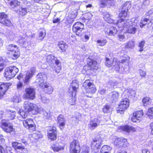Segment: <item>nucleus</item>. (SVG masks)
Listing matches in <instances>:
<instances>
[{"label": "nucleus", "mask_w": 153, "mask_h": 153, "mask_svg": "<svg viewBox=\"0 0 153 153\" xmlns=\"http://www.w3.org/2000/svg\"><path fill=\"white\" fill-rule=\"evenodd\" d=\"M24 110L20 109L18 112L19 114L23 118H25L30 112L32 115L37 114L39 112V108L35 104L29 101H25L23 106Z\"/></svg>", "instance_id": "nucleus-1"}, {"label": "nucleus", "mask_w": 153, "mask_h": 153, "mask_svg": "<svg viewBox=\"0 0 153 153\" xmlns=\"http://www.w3.org/2000/svg\"><path fill=\"white\" fill-rule=\"evenodd\" d=\"M84 30V24L80 22H76L73 25L72 27V31L73 33L78 37L81 38L82 40L84 41V38L82 37L84 33V38L85 41L87 42L88 40L91 36V34L89 32H82V30Z\"/></svg>", "instance_id": "nucleus-2"}, {"label": "nucleus", "mask_w": 153, "mask_h": 153, "mask_svg": "<svg viewBox=\"0 0 153 153\" xmlns=\"http://www.w3.org/2000/svg\"><path fill=\"white\" fill-rule=\"evenodd\" d=\"M113 144L116 147L120 148L117 153H128L125 148L128 144L127 139L122 137L115 138L113 141Z\"/></svg>", "instance_id": "nucleus-3"}, {"label": "nucleus", "mask_w": 153, "mask_h": 153, "mask_svg": "<svg viewBox=\"0 0 153 153\" xmlns=\"http://www.w3.org/2000/svg\"><path fill=\"white\" fill-rule=\"evenodd\" d=\"M137 25H135L133 21L129 20L118 27L122 30H124L129 34H134L136 33L137 30Z\"/></svg>", "instance_id": "nucleus-4"}, {"label": "nucleus", "mask_w": 153, "mask_h": 153, "mask_svg": "<svg viewBox=\"0 0 153 153\" xmlns=\"http://www.w3.org/2000/svg\"><path fill=\"white\" fill-rule=\"evenodd\" d=\"M7 54L11 55L13 59H18L20 56V51L19 47L14 44H10L6 46Z\"/></svg>", "instance_id": "nucleus-5"}, {"label": "nucleus", "mask_w": 153, "mask_h": 153, "mask_svg": "<svg viewBox=\"0 0 153 153\" xmlns=\"http://www.w3.org/2000/svg\"><path fill=\"white\" fill-rule=\"evenodd\" d=\"M19 70L15 66L8 67L4 70V76L8 80L14 78L18 72Z\"/></svg>", "instance_id": "nucleus-6"}, {"label": "nucleus", "mask_w": 153, "mask_h": 153, "mask_svg": "<svg viewBox=\"0 0 153 153\" xmlns=\"http://www.w3.org/2000/svg\"><path fill=\"white\" fill-rule=\"evenodd\" d=\"M125 4L122 7L118 16L120 19L116 22V25L118 27L125 22L129 20V19H125L128 16V9L125 7Z\"/></svg>", "instance_id": "nucleus-7"}, {"label": "nucleus", "mask_w": 153, "mask_h": 153, "mask_svg": "<svg viewBox=\"0 0 153 153\" xmlns=\"http://www.w3.org/2000/svg\"><path fill=\"white\" fill-rule=\"evenodd\" d=\"M93 82V80L87 79L83 83L82 87L87 93L93 94L97 91L96 87Z\"/></svg>", "instance_id": "nucleus-8"}, {"label": "nucleus", "mask_w": 153, "mask_h": 153, "mask_svg": "<svg viewBox=\"0 0 153 153\" xmlns=\"http://www.w3.org/2000/svg\"><path fill=\"white\" fill-rule=\"evenodd\" d=\"M22 97L25 100H34L36 97V92L35 88L30 87L25 88Z\"/></svg>", "instance_id": "nucleus-9"}, {"label": "nucleus", "mask_w": 153, "mask_h": 153, "mask_svg": "<svg viewBox=\"0 0 153 153\" xmlns=\"http://www.w3.org/2000/svg\"><path fill=\"white\" fill-rule=\"evenodd\" d=\"M120 63L116 58H114L112 60H111L107 57H106L105 58L104 63L105 65L108 68L113 66V68L116 71H119L120 70V67L119 66V64Z\"/></svg>", "instance_id": "nucleus-10"}, {"label": "nucleus", "mask_w": 153, "mask_h": 153, "mask_svg": "<svg viewBox=\"0 0 153 153\" xmlns=\"http://www.w3.org/2000/svg\"><path fill=\"white\" fill-rule=\"evenodd\" d=\"M69 151V153H80L81 146L77 139H73L70 143Z\"/></svg>", "instance_id": "nucleus-11"}, {"label": "nucleus", "mask_w": 153, "mask_h": 153, "mask_svg": "<svg viewBox=\"0 0 153 153\" xmlns=\"http://www.w3.org/2000/svg\"><path fill=\"white\" fill-rule=\"evenodd\" d=\"M57 128L55 126H49L47 130L48 139L51 141L56 140L57 138Z\"/></svg>", "instance_id": "nucleus-12"}, {"label": "nucleus", "mask_w": 153, "mask_h": 153, "mask_svg": "<svg viewBox=\"0 0 153 153\" xmlns=\"http://www.w3.org/2000/svg\"><path fill=\"white\" fill-rule=\"evenodd\" d=\"M22 123L24 127L30 132H33L36 131V126L32 119L29 118L23 120Z\"/></svg>", "instance_id": "nucleus-13"}, {"label": "nucleus", "mask_w": 153, "mask_h": 153, "mask_svg": "<svg viewBox=\"0 0 153 153\" xmlns=\"http://www.w3.org/2000/svg\"><path fill=\"white\" fill-rule=\"evenodd\" d=\"M0 127L7 134L15 132L13 125L10 123L1 120Z\"/></svg>", "instance_id": "nucleus-14"}, {"label": "nucleus", "mask_w": 153, "mask_h": 153, "mask_svg": "<svg viewBox=\"0 0 153 153\" xmlns=\"http://www.w3.org/2000/svg\"><path fill=\"white\" fill-rule=\"evenodd\" d=\"M130 105L129 100L127 98H123L120 101L118 106V113H121L127 109Z\"/></svg>", "instance_id": "nucleus-15"}, {"label": "nucleus", "mask_w": 153, "mask_h": 153, "mask_svg": "<svg viewBox=\"0 0 153 153\" xmlns=\"http://www.w3.org/2000/svg\"><path fill=\"white\" fill-rule=\"evenodd\" d=\"M86 67L89 70L93 71H96L99 68L97 61L89 58L87 59L86 65L84 66V68H85Z\"/></svg>", "instance_id": "nucleus-16"}, {"label": "nucleus", "mask_w": 153, "mask_h": 153, "mask_svg": "<svg viewBox=\"0 0 153 153\" xmlns=\"http://www.w3.org/2000/svg\"><path fill=\"white\" fill-rule=\"evenodd\" d=\"M0 23L3 25L8 27L13 26L12 22L8 18L7 15L4 12L0 13Z\"/></svg>", "instance_id": "nucleus-17"}, {"label": "nucleus", "mask_w": 153, "mask_h": 153, "mask_svg": "<svg viewBox=\"0 0 153 153\" xmlns=\"http://www.w3.org/2000/svg\"><path fill=\"white\" fill-rule=\"evenodd\" d=\"M147 25L148 28L153 29V23L149 17L142 18L139 23L140 27L142 28Z\"/></svg>", "instance_id": "nucleus-18"}, {"label": "nucleus", "mask_w": 153, "mask_h": 153, "mask_svg": "<svg viewBox=\"0 0 153 153\" xmlns=\"http://www.w3.org/2000/svg\"><path fill=\"white\" fill-rule=\"evenodd\" d=\"M143 113L142 110L137 111L133 113L131 120L133 122L140 121L142 118Z\"/></svg>", "instance_id": "nucleus-19"}, {"label": "nucleus", "mask_w": 153, "mask_h": 153, "mask_svg": "<svg viewBox=\"0 0 153 153\" xmlns=\"http://www.w3.org/2000/svg\"><path fill=\"white\" fill-rule=\"evenodd\" d=\"M119 129L121 131L128 133H132L137 131L136 128L127 125L120 126Z\"/></svg>", "instance_id": "nucleus-20"}, {"label": "nucleus", "mask_w": 153, "mask_h": 153, "mask_svg": "<svg viewBox=\"0 0 153 153\" xmlns=\"http://www.w3.org/2000/svg\"><path fill=\"white\" fill-rule=\"evenodd\" d=\"M101 145V140L100 138H95L93 140L91 143L90 146L92 149L96 150L99 149Z\"/></svg>", "instance_id": "nucleus-21"}, {"label": "nucleus", "mask_w": 153, "mask_h": 153, "mask_svg": "<svg viewBox=\"0 0 153 153\" xmlns=\"http://www.w3.org/2000/svg\"><path fill=\"white\" fill-rule=\"evenodd\" d=\"M13 147L15 151L20 150L22 152L26 151L27 149L21 143L17 141H14L12 143Z\"/></svg>", "instance_id": "nucleus-22"}, {"label": "nucleus", "mask_w": 153, "mask_h": 153, "mask_svg": "<svg viewBox=\"0 0 153 153\" xmlns=\"http://www.w3.org/2000/svg\"><path fill=\"white\" fill-rule=\"evenodd\" d=\"M57 123H59V127L60 129L62 130L64 128L66 120L63 115L60 114L59 115L57 118Z\"/></svg>", "instance_id": "nucleus-23"}, {"label": "nucleus", "mask_w": 153, "mask_h": 153, "mask_svg": "<svg viewBox=\"0 0 153 153\" xmlns=\"http://www.w3.org/2000/svg\"><path fill=\"white\" fill-rule=\"evenodd\" d=\"M41 85L44 88L45 93L48 94H51L53 91V89L52 87L47 82L41 83Z\"/></svg>", "instance_id": "nucleus-24"}, {"label": "nucleus", "mask_w": 153, "mask_h": 153, "mask_svg": "<svg viewBox=\"0 0 153 153\" xmlns=\"http://www.w3.org/2000/svg\"><path fill=\"white\" fill-rule=\"evenodd\" d=\"M100 120L98 118L95 119L94 120L90 121L89 128L91 129H94L100 125Z\"/></svg>", "instance_id": "nucleus-25"}, {"label": "nucleus", "mask_w": 153, "mask_h": 153, "mask_svg": "<svg viewBox=\"0 0 153 153\" xmlns=\"http://www.w3.org/2000/svg\"><path fill=\"white\" fill-rule=\"evenodd\" d=\"M35 72L36 70L35 69L31 70L30 71L28 74L26 75L25 79L24 80V82L25 84L27 85L28 84L30 78L35 74Z\"/></svg>", "instance_id": "nucleus-26"}, {"label": "nucleus", "mask_w": 153, "mask_h": 153, "mask_svg": "<svg viewBox=\"0 0 153 153\" xmlns=\"http://www.w3.org/2000/svg\"><path fill=\"white\" fill-rule=\"evenodd\" d=\"M65 148V146H58L56 143L53 144L51 146V149L54 152H58L63 150Z\"/></svg>", "instance_id": "nucleus-27"}, {"label": "nucleus", "mask_w": 153, "mask_h": 153, "mask_svg": "<svg viewBox=\"0 0 153 153\" xmlns=\"http://www.w3.org/2000/svg\"><path fill=\"white\" fill-rule=\"evenodd\" d=\"M13 150L11 147L6 146L4 147L0 144V153H13Z\"/></svg>", "instance_id": "nucleus-28"}, {"label": "nucleus", "mask_w": 153, "mask_h": 153, "mask_svg": "<svg viewBox=\"0 0 153 153\" xmlns=\"http://www.w3.org/2000/svg\"><path fill=\"white\" fill-rule=\"evenodd\" d=\"M82 16L81 19V20L84 22L86 21L88 22L91 19L93 16L91 13L88 12L84 14H83Z\"/></svg>", "instance_id": "nucleus-29"}, {"label": "nucleus", "mask_w": 153, "mask_h": 153, "mask_svg": "<svg viewBox=\"0 0 153 153\" xmlns=\"http://www.w3.org/2000/svg\"><path fill=\"white\" fill-rule=\"evenodd\" d=\"M117 29L114 27L111 26L109 28V31L106 32V34L109 36H114L118 33Z\"/></svg>", "instance_id": "nucleus-30"}, {"label": "nucleus", "mask_w": 153, "mask_h": 153, "mask_svg": "<svg viewBox=\"0 0 153 153\" xmlns=\"http://www.w3.org/2000/svg\"><path fill=\"white\" fill-rule=\"evenodd\" d=\"M111 100L112 101H116L118 99L120 94L118 92L114 91L111 92Z\"/></svg>", "instance_id": "nucleus-31"}, {"label": "nucleus", "mask_w": 153, "mask_h": 153, "mask_svg": "<svg viewBox=\"0 0 153 153\" xmlns=\"http://www.w3.org/2000/svg\"><path fill=\"white\" fill-rule=\"evenodd\" d=\"M71 84V88L72 89V91L71 92V95H73L74 93V95H76L77 89L78 88L79 85L76 82L73 81L72 82Z\"/></svg>", "instance_id": "nucleus-32"}, {"label": "nucleus", "mask_w": 153, "mask_h": 153, "mask_svg": "<svg viewBox=\"0 0 153 153\" xmlns=\"http://www.w3.org/2000/svg\"><path fill=\"white\" fill-rule=\"evenodd\" d=\"M142 102L143 106H147L151 103L152 100L149 97H145L143 99Z\"/></svg>", "instance_id": "nucleus-33"}, {"label": "nucleus", "mask_w": 153, "mask_h": 153, "mask_svg": "<svg viewBox=\"0 0 153 153\" xmlns=\"http://www.w3.org/2000/svg\"><path fill=\"white\" fill-rule=\"evenodd\" d=\"M12 85V83L10 82H2L0 85V87L2 89H3L5 91H7L9 89V87Z\"/></svg>", "instance_id": "nucleus-34"}, {"label": "nucleus", "mask_w": 153, "mask_h": 153, "mask_svg": "<svg viewBox=\"0 0 153 153\" xmlns=\"http://www.w3.org/2000/svg\"><path fill=\"white\" fill-rule=\"evenodd\" d=\"M96 42L99 46L102 47L106 45L108 41L106 39L101 38L97 40Z\"/></svg>", "instance_id": "nucleus-35"}, {"label": "nucleus", "mask_w": 153, "mask_h": 153, "mask_svg": "<svg viewBox=\"0 0 153 153\" xmlns=\"http://www.w3.org/2000/svg\"><path fill=\"white\" fill-rule=\"evenodd\" d=\"M58 46L62 52L65 51L67 48L66 44L63 41H60L58 42Z\"/></svg>", "instance_id": "nucleus-36"}, {"label": "nucleus", "mask_w": 153, "mask_h": 153, "mask_svg": "<svg viewBox=\"0 0 153 153\" xmlns=\"http://www.w3.org/2000/svg\"><path fill=\"white\" fill-rule=\"evenodd\" d=\"M9 4L11 8H14L19 6L20 2L17 0H12Z\"/></svg>", "instance_id": "nucleus-37"}, {"label": "nucleus", "mask_w": 153, "mask_h": 153, "mask_svg": "<svg viewBox=\"0 0 153 153\" xmlns=\"http://www.w3.org/2000/svg\"><path fill=\"white\" fill-rule=\"evenodd\" d=\"M110 105L106 104L103 106L102 110L103 112L104 113H108L110 112Z\"/></svg>", "instance_id": "nucleus-38"}, {"label": "nucleus", "mask_w": 153, "mask_h": 153, "mask_svg": "<svg viewBox=\"0 0 153 153\" xmlns=\"http://www.w3.org/2000/svg\"><path fill=\"white\" fill-rule=\"evenodd\" d=\"M135 45L134 42L132 41H130L127 43L125 46L126 48H132Z\"/></svg>", "instance_id": "nucleus-39"}, {"label": "nucleus", "mask_w": 153, "mask_h": 153, "mask_svg": "<svg viewBox=\"0 0 153 153\" xmlns=\"http://www.w3.org/2000/svg\"><path fill=\"white\" fill-rule=\"evenodd\" d=\"M72 95V98L70 99L69 101V103L71 105H76V95L73 96Z\"/></svg>", "instance_id": "nucleus-40"}, {"label": "nucleus", "mask_w": 153, "mask_h": 153, "mask_svg": "<svg viewBox=\"0 0 153 153\" xmlns=\"http://www.w3.org/2000/svg\"><path fill=\"white\" fill-rule=\"evenodd\" d=\"M110 147L108 145H104L102 147L100 151L101 153H109Z\"/></svg>", "instance_id": "nucleus-41"}, {"label": "nucleus", "mask_w": 153, "mask_h": 153, "mask_svg": "<svg viewBox=\"0 0 153 153\" xmlns=\"http://www.w3.org/2000/svg\"><path fill=\"white\" fill-rule=\"evenodd\" d=\"M123 58L121 60V61L119 62H120L119 64V66L120 67V63L123 64L125 62L128 63L129 61L130 57L129 56H126L123 57Z\"/></svg>", "instance_id": "nucleus-42"}, {"label": "nucleus", "mask_w": 153, "mask_h": 153, "mask_svg": "<svg viewBox=\"0 0 153 153\" xmlns=\"http://www.w3.org/2000/svg\"><path fill=\"white\" fill-rule=\"evenodd\" d=\"M147 114L150 118H153V107L148 109Z\"/></svg>", "instance_id": "nucleus-43"}, {"label": "nucleus", "mask_w": 153, "mask_h": 153, "mask_svg": "<svg viewBox=\"0 0 153 153\" xmlns=\"http://www.w3.org/2000/svg\"><path fill=\"white\" fill-rule=\"evenodd\" d=\"M145 40H142L139 43L138 45V47L140 48V49L139 50V51L141 52L143 50V47L145 45Z\"/></svg>", "instance_id": "nucleus-44"}, {"label": "nucleus", "mask_w": 153, "mask_h": 153, "mask_svg": "<svg viewBox=\"0 0 153 153\" xmlns=\"http://www.w3.org/2000/svg\"><path fill=\"white\" fill-rule=\"evenodd\" d=\"M7 117L9 118V120H12L15 117V112L10 111L7 113Z\"/></svg>", "instance_id": "nucleus-45"}, {"label": "nucleus", "mask_w": 153, "mask_h": 153, "mask_svg": "<svg viewBox=\"0 0 153 153\" xmlns=\"http://www.w3.org/2000/svg\"><path fill=\"white\" fill-rule=\"evenodd\" d=\"M47 61L48 64L51 65L53 63L54 59L52 58V56H50L47 57Z\"/></svg>", "instance_id": "nucleus-46"}, {"label": "nucleus", "mask_w": 153, "mask_h": 153, "mask_svg": "<svg viewBox=\"0 0 153 153\" xmlns=\"http://www.w3.org/2000/svg\"><path fill=\"white\" fill-rule=\"evenodd\" d=\"M27 13L26 8H22L19 11V14L21 16H24Z\"/></svg>", "instance_id": "nucleus-47"}, {"label": "nucleus", "mask_w": 153, "mask_h": 153, "mask_svg": "<svg viewBox=\"0 0 153 153\" xmlns=\"http://www.w3.org/2000/svg\"><path fill=\"white\" fill-rule=\"evenodd\" d=\"M46 35L45 33H44L43 31H40L39 35V40L42 41L44 39V37Z\"/></svg>", "instance_id": "nucleus-48"}, {"label": "nucleus", "mask_w": 153, "mask_h": 153, "mask_svg": "<svg viewBox=\"0 0 153 153\" xmlns=\"http://www.w3.org/2000/svg\"><path fill=\"white\" fill-rule=\"evenodd\" d=\"M34 139L35 140H38L39 139L41 138L43 136L42 134H34L33 135Z\"/></svg>", "instance_id": "nucleus-49"}, {"label": "nucleus", "mask_w": 153, "mask_h": 153, "mask_svg": "<svg viewBox=\"0 0 153 153\" xmlns=\"http://www.w3.org/2000/svg\"><path fill=\"white\" fill-rule=\"evenodd\" d=\"M140 75L141 78H143L145 77L146 76V72L141 70H139Z\"/></svg>", "instance_id": "nucleus-50"}, {"label": "nucleus", "mask_w": 153, "mask_h": 153, "mask_svg": "<svg viewBox=\"0 0 153 153\" xmlns=\"http://www.w3.org/2000/svg\"><path fill=\"white\" fill-rule=\"evenodd\" d=\"M107 5V1L106 0H103L101 1L100 4L101 8H104Z\"/></svg>", "instance_id": "nucleus-51"}, {"label": "nucleus", "mask_w": 153, "mask_h": 153, "mask_svg": "<svg viewBox=\"0 0 153 153\" xmlns=\"http://www.w3.org/2000/svg\"><path fill=\"white\" fill-rule=\"evenodd\" d=\"M6 92L3 89H1V88L0 87V97L3 98Z\"/></svg>", "instance_id": "nucleus-52"}, {"label": "nucleus", "mask_w": 153, "mask_h": 153, "mask_svg": "<svg viewBox=\"0 0 153 153\" xmlns=\"http://www.w3.org/2000/svg\"><path fill=\"white\" fill-rule=\"evenodd\" d=\"M61 65H58L55 67V71L57 73H59L60 72V71L61 70Z\"/></svg>", "instance_id": "nucleus-53"}, {"label": "nucleus", "mask_w": 153, "mask_h": 153, "mask_svg": "<svg viewBox=\"0 0 153 153\" xmlns=\"http://www.w3.org/2000/svg\"><path fill=\"white\" fill-rule=\"evenodd\" d=\"M16 86L17 88L19 89L22 88L23 86V85L22 83L19 81L17 83Z\"/></svg>", "instance_id": "nucleus-54"}, {"label": "nucleus", "mask_w": 153, "mask_h": 153, "mask_svg": "<svg viewBox=\"0 0 153 153\" xmlns=\"http://www.w3.org/2000/svg\"><path fill=\"white\" fill-rule=\"evenodd\" d=\"M5 66V64L4 63H0V73L3 71Z\"/></svg>", "instance_id": "nucleus-55"}, {"label": "nucleus", "mask_w": 153, "mask_h": 153, "mask_svg": "<svg viewBox=\"0 0 153 153\" xmlns=\"http://www.w3.org/2000/svg\"><path fill=\"white\" fill-rule=\"evenodd\" d=\"M60 22V19L59 18H57L53 19V23H59Z\"/></svg>", "instance_id": "nucleus-56"}, {"label": "nucleus", "mask_w": 153, "mask_h": 153, "mask_svg": "<svg viewBox=\"0 0 153 153\" xmlns=\"http://www.w3.org/2000/svg\"><path fill=\"white\" fill-rule=\"evenodd\" d=\"M118 36L119 38V39L120 41L123 40L125 38V36L123 35L119 34L118 35Z\"/></svg>", "instance_id": "nucleus-57"}, {"label": "nucleus", "mask_w": 153, "mask_h": 153, "mask_svg": "<svg viewBox=\"0 0 153 153\" xmlns=\"http://www.w3.org/2000/svg\"><path fill=\"white\" fill-rule=\"evenodd\" d=\"M55 64L57 66L58 65H61V63L60 61L58 59H56L55 61Z\"/></svg>", "instance_id": "nucleus-58"}, {"label": "nucleus", "mask_w": 153, "mask_h": 153, "mask_svg": "<svg viewBox=\"0 0 153 153\" xmlns=\"http://www.w3.org/2000/svg\"><path fill=\"white\" fill-rule=\"evenodd\" d=\"M142 152V153H150V151L146 149H143Z\"/></svg>", "instance_id": "nucleus-59"}, {"label": "nucleus", "mask_w": 153, "mask_h": 153, "mask_svg": "<svg viewBox=\"0 0 153 153\" xmlns=\"http://www.w3.org/2000/svg\"><path fill=\"white\" fill-rule=\"evenodd\" d=\"M106 91L105 90L102 89L100 90V93L102 95L105 94V93Z\"/></svg>", "instance_id": "nucleus-60"}, {"label": "nucleus", "mask_w": 153, "mask_h": 153, "mask_svg": "<svg viewBox=\"0 0 153 153\" xmlns=\"http://www.w3.org/2000/svg\"><path fill=\"white\" fill-rule=\"evenodd\" d=\"M23 77L22 74L20 73L17 76V78L19 79L20 80Z\"/></svg>", "instance_id": "nucleus-61"}, {"label": "nucleus", "mask_w": 153, "mask_h": 153, "mask_svg": "<svg viewBox=\"0 0 153 153\" xmlns=\"http://www.w3.org/2000/svg\"><path fill=\"white\" fill-rule=\"evenodd\" d=\"M109 15L108 13H106L104 15V18L105 19H107L108 18H109Z\"/></svg>", "instance_id": "nucleus-62"}, {"label": "nucleus", "mask_w": 153, "mask_h": 153, "mask_svg": "<svg viewBox=\"0 0 153 153\" xmlns=\"http://www.w3.org/2000/svg\"><path fill=\"white\" fill-rule=\"evenodd\" d=\"M3 44V41L0 38V47L2 46Z\"/></svg>", "instance_id": "nucleus-63"}, {"label": "nucleus", "mask_w": 153, "mask_h": 153, "mask_svg": "<svg viewBox=\"0 0 153 153\" xmlns=\"http://www.w3.org/2000/svg\"><path fill=\"white\" fill-rule=\"evenodd\" d=\"M92 5L91 4H88L86 5V8H91L92 7Z\"/></svg>", "instance_id": "nucleus-64"}]
</instances>
